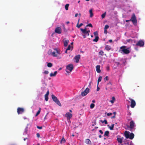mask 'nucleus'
<instances>
[{"mask_svg": "<svg viewBox=\"0 0 145 145\" xmlns=\"http://www.w3.org/2000/svg\"><path fill=\"white\" fill-rule=\"evenodd\" d=\"M80 30L82 32V35L84 38H85L87 36L89 35V34L90 32V30L87 31L86 27L84 29L80 28Z\"/></svg>", "mask_w": 145, "mask_h": 145, "instance_id": "nucleus-1", "label": "nucleus"}, {"mask_svg": "<svg viewBox=\"0 0 145 145\" xmlns=\"http://www.w3.org/2000/svg\"><path fill=\"white\" fill-rule=\"evenodd\" d=\"M126 46H123L120 47V49H121V53H123L125 54H129L130 51L129 50V48H126Z\"/></svg>", "mask_w": 145, "mask_h": 145, "instance_id": "nucleus-2", "label": "nucleus"}, {"mask_svg": "<svg viewBox=\"0 0 145 145\" xmlns=\"http://www.w3.org/2000/svg\"><path fill=\"white\" fill-rule=\"evenodd\" d=\"M74 67L72 64H70L66 67V71L68 73H70L73 69Z\"/></svg>", "mask_w": 145, "mask_h": 145, "instance_id": "nucleus-3", "label": "nucleus"}, {"mask_svg": "<svg viewBox=\"0 0 145 145\" xmlns=\"http://www.w3.org/2000/svg\"><path fill=\"white\" fill-rule=\"evenodd\" d=\"M52 97L53 101L55 102L57 105L60 106H61V105L60 101L53 94H52Z\"/></svg>", "mask_w": 145, "mask_h": 145, "instance_id": "nucleus-4", "label": "nucleus"}, {"mask_svg": "<svg viewBox=\"0 0 145 145\" xmlns=\"http://www.w3.org/2000/svg\"><path fill=\"white\" fill-rule=\"evenodd\" d=\"M130 21H131L134 25L137 24V20L136 17L134 13L133 14L132 16L130 19Z\"/></svg>", "mask_w": 145, "mask_h": 145, "instance_id": "nucleus-5", "label": "nucleus"}, {"mask_svg": "<svg viewBox=\"0 0 145 145\" xmlns=\"http://www.w3.org/2000/svg\"><path fill=\"white\" fill-rule=\"evenodd\" d=\"M130 123L129 128L130 129V131H133L134 130V127L135 126V123L134 121L132 120H131Z\"/></svg>", "mask_w": 145, "mask_h": 145, "instance_id": "nucleus-6", "label": "nucleus"}, {"mask_svg": "<svg viewBox=\"0 0 145 145\" xmlns=\"http://www.w3.org/2000/svg\"><path fill=\"white\" fill-rule=\"evenodd\" d=\"M129 99L131 101L130 105L131 107L132 108H134L136 105L135 101L130 98H129Z\"/></svg>", "mask_w": 145, "mask_h": 145, "instance_id": "nucleus-7", "label": "nucleus"}, {"mask_svg": "<svg viewBox=\"0 0 145 145\" xmlns=\"http://www.w3.org/2000/svg\"><path fill=\"white\" fill-rule=\"evenodd\" d=\"M89 92V89L87 88L84 91L81 93V95L83 96H86Z\"/></svg>", "mask_w": 145, "mask_h": 145, "instance_id": "nucleus-8", "label": "nucleus"}, {"mask_svg": "<svg viewBox=\"0 0 145 145\" xmlns=\"http://www.w3.org/2000/svg\"><path fill=\"white\" fill-rule=\"evenodd\" d=\"M55 32L58 34H61L62 32L61 28L59 27H56L55 29Z\"/></svg>", "mask_w": 145, "mask_h": 145, "instance_id": "nucleus-9", "label": "nucleus"}, {"mask_svg": "<svg viewBox=\"0 0 145 145\" xmlns=\"http://www.w3.org/2000/svg\"><path fill=\"white\" fill-rule=\"evenodd\" d=\"M24 112V109L23 108L18 107L17 108V112L18 114H22Z\"/></svg>", "mask_w": 145, "mask_h": 145, "instance_id": "nucleus-10", "label": "nucleus"}, {"mask_svg": "<svg viewBox=\"0 0 145 145\" xmlns=\"http://www.w3.org/2000/svg\"><path fill=\"white\" fill-rule=\"evenodd\" d=\"M144 44V42L142 40H139L137 43L136 45L140 46H142Z\"/></svg>", "mask_w": 145, "mask_h": 145, "instance_id": "nucleus-11", "label": "nucleus"}, {"mask_svg": "<svg viewBox=\"0 0 145 145\" xmlns=\"http://www.w3.org/2000/svg\"><path fill=\"white\" fill-rule=\"evenodd\" d=\"M72 114L69 112H67L65 114V117H67V119L70 120L72 117Z\"/></svg>", "mask_w": 145, "mask_h": 145, "instance_id": "nucleus-12", "label": "nucleus"}, {"mask_svg": "<svg viewBox=\"0 0 145 145\" xmlns=\"http://www.w3.org/2000/svg\"><path fill=\"white\" fill-rule=\"evenodd\" d=\"M80 55H78L75 56L74 57V59L75 60L76 63H78L79 62V60L80 58Z\"/></svg>", "mask_w": 145, "mask_h": 145, "instance_id": "nucleus-13", "label": "nucleus"}, {"mask_svg": "<svg viewBox=\"0 0 145 145\" xmlns=\"http://www.w3.org/2000/svg\"><path fill=\"white\" fill-rule=\"evenodd\" d=\"M98 54L100 57H102L104 56V55L105 56H106V54H104V52L102 50H100L99 51Z\"/></svg>", "mask_w": 145, "mask_h": 145, "instance_id": "nucleus-14", "label": "nucleus"}, {"mask_svg": "<svg viewBox=\"0 0 145 145\" xmlns=\"http://www.w3.org/2000/svg\"><path fill=\"white\" fill-rule=\"evenodd\" d=\"M120 61L121 62V65H125L126 62V60L125 59H122L120 60Z\"/></svg>", "mask_w": 145, "mask_h": 145, "instance_id": "nucleus-15", "label": "nucleus"}, {"mask_svg": "<svg viewBox=\"0 0 145 145\" xmlns=\"http://www.w3.org/2000/svg\"><path fill=\"white\" fill-rule=\"evenodd\" d=\"M112 49L111 47L110 46L106 45L105 46V50H107L108 51H109L110 50Z\"/></svg>", "mask_w": 145, "mask_h": 145, "instance_id": "nucleus-16", "label": "nucleus"}, {"mask_svg": "<svg viewBox=\"0 0 145 145\" xmlns=\"http://www.w3.org/2000/svg\"><path fill=\"white\" fill-rule=\"evenodd\" d=\"M100 67V66L99 65H97L96 67V71L98 73H100L101 72Z\"/></svg>", "mask_w": 145, "mask_h": 145, "instance_id": "nucleus-17", "label": "nucleus"}, {"mask_svg": "<svg viewBox=\"0 0 145 145\" xmlns=\"http://www.w3.org/2000/svg\"><path fill=\"white\" fill-rule=\"evenodd\" d=\"M85 142L86 143L88 144L91 145V142L90 140L89 139H87L85 140Z\"/></svg>", "mask_w": 145, "mask_h": 145, "instance_id": "nucleus-18", "label": "nucleus"}, {"mask_svg": "<svg viewBox=\"0 0 145 145\" xmlns=\"http://www.w3.org/2000/svg\"><path fill=\"white\" fill-rule=\"evenodd\" d=\"M129 133H128L126 131H125V132L124 133V135L125 137L127 138H129Z\"/></svg>", "mask_w": 145, "mask_h": 145, "instance_id": "nucleus-19", "label": "nucleus"}, {"mask_svg": "<svg viewBox=\"0 0 145 145\" xmlns=\"http://www.w3.org/2000/svg\"><path fill=\"white\" fill-rule=\"evenodd\" d=\"M134 137V135L133 133H131L130 135H129V139H130L132 140L133 139Z\"/></svg>", "mask_w": 145, "mask_h": 145, "instance_id": "nucleus-20", "label": "nucleus"}, {"mask_svg": "<svg viewBox=\"0 0 145 145\" xmlns=\"http://www.w3.org/2000/svg\"><path fill=\"white\" fill-rule=\"evenodd\" d=\"M114 124H112L111 126H110L109 125H108L107 126L111 130H113V128L114 127Z\"/></svg>", "mask_w": 145, "mask_h": 145, "instance_id": "nucleus-21", "label": "nucleus"}, {"mask_svg": "<svg viewBox=\"0 0 145 145\" xmlns=\"http://www.w3.org/2000/svg\"><path fill=\"white\" fill-rule=\"evenodd\" d=\"M69 41V40H66L64 41V43L65 46V47L67 46Z\"/></svg>", "mask_w": 145, "mask_h": 145, "instance_id": "nucleus-22", "label": "nucleus"}, {"mask_svg": "<svg viewBox=\"0 0 145 145\" xmlns=\"http://www.w3.org/2000/svg\"><path fill=\"white\" fill-rule=\"evenodd\" d=\"M57 73V71H55L54 72V73H51L50 74V76L51 77H52V76H55Z\"/></svg>", "mask_w": 145, "mask_h": 145, "instance_id": "nucleus-23", "label": "nucleus"}, {"mask_svg": "<svg viewBox=\"0 0 145 145\" xmlns=\"http://www.w3.org/2000/svg\"><path fill=\"white\" fill-rule=\"evenodd\" d=\"M117 141L120 142V144H121L122 143V139L119 138H117Z\"/></svg>", "mask_w": 145, "mask_h": 145, "instance_id": "nucleus-24", "label": "nucleus"}, {"mask_svg": "<svg viewBox=\"0 0 145 145\" xmlns=\"http://www.w3.org/2000/svg\"><path fill=\"white\" fill-rule=\"evenodd\" d=\"M109 132L108 131H106L104 133V136H106L107 137H108L109 136Z\"/></svg>", "mask_w": 145, "mask_h": 145, "instance_id": "nucleus-25", "label": "nucleus"}, {"mask_svg": "<svg viewBox=\"0 0 145 145\" xmlns=\"http://www.w3.org/2000/svg\"><path fill=\"white\" fill-rule=\"evenodd\" d=\"M89 12L90 13V17H92L93 16V14L92 12V9H91L89 10Z\"/></svg>", "mask_w": 145, "mask_h": 145, "instance_id": "nucleus-26", "label": "nucleus"}, {"mask_svg": "<svg viewBox=\"0 0 145 145\" xmlns=\"http://www.w3.org/2000/svg\"><path fill=\"white\" fill-rule=\"evenodd\" d=\"M54 50L56 51V53L58 54H60L61 53L59 50L57 48H55L54 49Z\"/></svg>", "mask_w": 145, "mask_h": 145, "instance_id": "nucleus-27", "label": "nucleus"}, {"mask_svg": "<svg viewBox=\"0 0 145 145\" xmlns=\"http://www.w3.org/2000/svg\"><path fill=\"white\" fill-rule=\"evenodd\" d=\"M99 39V37H96L95 39L93 40V41L94 42H97L98 40Z\"/></svg>", "mask_w": 145, "mask_h": 145, "instance_id": "nucleus-28", "label": "nucleus"}, {"mask_svg": "<svg viewBox=\"0 0 145 145\" xmlns=\"http://www.w3.org/2000/svg\"><path fill=\"white\" fill-rule=\"evenodd\" d=\"M101 79H102V77H101V76H99V78L98 79V81H97L98 85H99V82L101 81Z\"/></svg>", "mask_w": 145, "mask_h": 145, "instance_id": "nucleus-29", "label": "nucleus"}, {"mask_svg": "<svg viewBox=\"0 0 145 145\" xmlns=\"http://www.w3.org/2000/svg\"><path fill=\"white\" fill-rule=\"evenodd\" d=\"M65 142V140L63 137L61 140V144L64 143Z\"/></svg>", "mask_w": 145, "mask_h": 145, "instance_id": "nucleus-30", "label": "nucleus"}, {"mask_svg": "<svg viewBox=\"0 0 145 145\" xmlns=\"http://www.w3.org/2000/svg\"><path fill=\"white\" fill-rule=\"evenodd\" d=\"M41 110V108H39V110L37 111L35 115V116H37L40 113Z\"/></svg>", "mask_w": 145, "mask_h": 145, "instance_id": "nucleus-31", "label": "nucleus"}, {"mask_svg": "<svg viewBox=\"0 0 145 145\" xmlns=\"http://www.w3.org/2000/svg\"><path fill=\"white\" fill-rule=\"evenodd\" d=\"M93 34L95 37H98V32L97 31L94 32Z\"/></svg>", "mask_w": 145, "mask_h": 145, "instance_id": "nucleus-32", "label": "nucleus"}, {"mask_svg": "<svg viewBox=\"0 0 145 145\" xmlns=\"http://www.w3.org/2000/svg\"><path fill=\"white\" fill-rule=\"evenodd\" d=\"M69 4H66L65 6V8L66 10H68Z\"/></svg>", "mask_w": 145, "mask_h": 145, "instance_id": "nucleus-33", "label": "nucleus"}, {"mask_svg": "<svg viewBox=\"0 0 145 145\" xmlns=\"http://www.w3.org/2000/svg\"><path fill=\"white\" fill-rule=\"evenodd\" d=\"M52 66V64L51 63H49L47 64V66L49 67H51Z\"/></svg>", "mask_w": 145, "mask_h": 145, "instance_id": "nucleus-34", "label": "nucleus"}, {"mask_svg": "<svg viewBox=\"0 0 145 145\" xmlns=\"http://www.w3.org/2000/svg\"><path fill=\"white\" fill-rule=\"evenodd\" d=\"M51 55L54 57L57 56V55L56 54L55 52H52Z\"/></svg>", "mask_w": 145, "mask_h": 145, "instance_id": "nucleus-35", "label": "nucleus"}, {"mask_svg": "<svg viewBox=\"0 0 145 145\" xmlns=\"http://www.w3.org/2000/svg\"><path fill=\"white\" fill-rule=\"evenodd\" d=\"M78 24H77L76 25V27L79 28L83 24L82 23H80L79 25Z\"/></svg>", "mask_w": 145, "mask_h": 145, "instance_id": "nucleus-36", "label": "nucleus"}, {"mask_svg": "<svg viewBox=\"0 0 145 145\" xmlns=\"http://www.w3.org/2000/svg\"><path fill=\"white\" fill-rule=\"evenodd\" d=\"M95 106V104L93 103H91L90 106V108L92 109Z\"/></svg>", "mask_w": 145, "mask_h": 145, "instance_id": "nucleus-37", "label": "nucleus"}, {"mask_svg": "<svg viewBox=\"0 0 145 145\" xmlns=\"http://www.w3.org/2000/svg\"><path fill=\"white\" fill-rule=\"evenodd\" d=\"M106 12H105L104 13H103L101 15V17L102 18H104L106 15Z\"/></svg>", "mask_w": 145, "mask_h": 145, "instance_id": "nucleus-38", "label": "nucleus"}, {"mask_svg": "<svg viewBox=\"0 0 145 145\" xmlns=\"http://www.w3.org/2000/svg\"><path fill=\"white\" fill-rule=\"evenodd\" d=\"M44 97L45 99V100L46 101H47L48 99V96L44 95Z\"/></svg>", "mask_w": 145, "mask_h": 145, "instance_id": "nucleus-39", "label": "nucleus"}, {"mask_svg": "<svg viewBox=\"0 0 145 145\" xmlns=\"http://www.w3.org/2000/svg\"><path fill=\"white\" fill-rule=\"evenodd\" d=\"M109 27V26L108 25H106L105 26L104 29H108Z\"/></svg>", "mask_w": 145, "mask_h": 145, "instance_id": "nucleus-40", "label": "nucleus"}, {"mask_svg": "<svg viewBox=\"0 0 145 145\" xmlns=\"http://www.w3.org/2000/svg\"><path fill=\"white\" fill-rule=\"evenodd\" d=\"M109 80L108 77V76H106L105 78H104V80L105 81L106 80L108 81Z\"/></svg>", "mask_w": 145, "mask_h": 145, "instance_id": "nucleus-41", "label": "nucleus"}, {"mask_svg": "<svg viewBox=\"0 0 145 145\" xmlns=\"http://www.w3.org/2000/svg\"><path fill=\"white\" fill-rule=\"evenodd\" d=\"M86 26H89V27H93L92 25L91 24V23H90V24H88V25H86Z\"/></svg>", "mask_w": 145, "mask_h": 145, "instance_id": "nucleus-42", "label": "nucleus"}, {"mask_svg": "<svg viewBox=\"0 0 145 145\" xmlns=\"http://www.w3.org/2000/svg\"><path fill=\"white\" fill-rule=\"evenodd\" d=\"M71 46L70 45H69L68 47L67 48V50H71Z\"/></svg>", "mask_w": 145, "mask_h": 145, "instance_id": "nucleus-43", "label": "nucleus"}, {"mask_svg": "<svg viewBox=\"0 0 145 145\" xmlns=\"http://www.w3.org/2000/svg\"><path fill=\"white\" fill-rule=\"evenodd\" d=\"M103 123H104L105 124H107V121L106 120H105L103 121L102 122Z\"/></svg>", "mask_w": 145, "mask_h": 145, "instance_id": "nucleus-44", "label": "nucleus"}, {"mask_svg": "<svg viewBox=\"0 0 145 145\" xmlns=\"http://www.w3.org/2000/svg\"><path fill=\"white\" fill-rule=\"evenodd\" d=\"M48 72L47 71H45L44 72H43L44 73L46 74H48Z\"/></svg>", "mask_w": 145, "mask_h": 145, "instance_id": "nucleus-45", "label": "nucleus"}, {"mask_svg": "<svg viewBox=\"0 0 145 145\" xmlns=\"http://www.w3.org/2000/svg\"><path fill=\"white\" fill-rule=\"evenodd\" d=\"M49 90H48V91H47V92L46 94L45 95L48 96V95L49 94Z\"/></svg>", "mask_w": 145, "mask_h": 145, "instance_id": "nucleus-46", "label": "nucleus"}, {"mask_svg": "<svg viewBox=\"0 0 145 145\" xmlns=\"http://www.w3.org/2000/svg\"><path fill=\"white\" fill-rule=\"evenodd\" d=\"M106 70L108 71L110 70V67L109 66H107L106 67Z\"/></svg>", "mask_w": 145, "mask_h": 145, "instance_id": "nucleus-47", "label": "nucleus"}, {"mask_svg": "<svg viewBox=\"0 0 145 145\" xmlns=\"http://www.w3.org/2000/svg\"><path fill=\"white\" fill-rule=\"evenodd\" d=\"M37 136L38 138H39L40 137V135L39 133H37Z\"/></svg>", "mask_w": 145, "mask_h": 145, "instance_id": "nucleus-48", "label": "nucleus"}, {"mask_svg": "<svg viewBox=\"0 0 145 145\" xmlns=\"http://www.w3.org/2000/svg\"><path fill=\"white\" fill-rule=\"evenodd\" d=\"M100 89V88H99L98 87V84H97V91H99Z\"/></svg>", "mask_w": 145, "mask_h": 145, "instance_id": "nucleus-49", "label": "nucleus"}, {"mask_svg": "<svg viewBox=\"0 0 145 145\" xmlns=\"http://www.w3.org/2000/svg\"><path fill=\"white\" fill-rule=\"evenodd\" d=\"M37 128L39 129H41L42 128V127L41 126H37Z\"/></svg>", "mask_w": 145, "mask_h": 145, "instance_id": "nucleus-50", "label": "nucleus"}, {"mask_svg": "<svg viewBox=\"0 0 145 145\" xmlns=\"http://www.w3.org/2000/svg\"><path fill=\"white\" fill-rule=\"evenodd\" d=\"M112 113H108L107 114V115L108 116H111L112 115Z\"/></svg>", "mask_w": 145, "mask_h": 145, "instance_id": "nucleus-51", "label": "nucleus"}, {"mask_svg": "<svg viewBox=\"0 0 145 145\" xmlns=\"http://www.w3.org/2000/svg\"><path fill=\"white\" fill-rule=\"evenodd\" d=\"M107 30L104 29V33L105 34H106L107 33Z\"/></svg>", "mask_w": 145, "mask_h": 145, "instance_id": "nucleus-52", "label": "nucleus"}, {"mask_svg": "<svg viewBox=\"0 0 145 145\" xmlns=\"http://www.w3.org/2000/svg\"><path fill=\"white\" fill-rule=\"evenodd\" d=\"M99 132L102 134H103V132L101 130H100L99 131Z\"/></svg>", "mask_w": 145, "mask_h": 145, "instance_id": "nucleus-53", "label": "nucleus"}, {"mask_svg": "<svg viewBox=\"0 0 145 145\" xmlns=\"http://www.w3.org/2000/svg\"><path fill=\"white\" fill-rule=\"evenodd\" d=\"M110 101L112 103H114V101L113 100H110Z\"/></svg>", "mask_w": 145, "mask_h": 145, "instance_id": "nucleus-54", "label": "nucleus"}, {"mask_svg": "<svg viewBox=\"0 0 145 145\" xmlns=\"http://www.w3.org/2000/svg\"><path fill=\"white\" fill-rule=\"evenodd\" d=\"M117 65H121L120 62H117Z\"/></svg>", "mask_w": 145, "mask_h": 145, "instance_id": "nucleus-55", "label": "nucleus"}, {"mask_svg": "<svg viewBox=\"0 0 145 145\" xmlns=\"http://www.w3.org/2000/svg\"><path fill=\"white\" fill-rule=\"evenodd\" d=\"M132 40L131 39H128L127 40V41L128 42H130V40Z\"/></svg>", "mask_w": 145, "mask_h": 145, "instance_id": "nucleus-56", "label": "nucleus"}, {"mask_svg": "<svg viewBox=\"0 0 145 145\" xmlns=\"http://www.w3.org/2000/svg\"><path fill=\"white\" fill-rule=\"evenodd\" d=\"M78 13H76V14H75V17H77V16H78Z\"/></svg>", "mask_w": 145, "mask_h": 145, "instance_id": "nucleus-57", "label": "nucleus"}, {"mask_svg": "<svg viewBox=\"0 0 145 145\" xmlns=\"http://www.w3.org/2000/svg\"><path fill=\"white\" fill-rule=\"evenodd\" d=\"M115 117V116L114 115L113 116L111 117V118H114Z\"/></svg>", "mask_w": 145, "mask_h": 145, "instance_id": "nucleus-58", "label": "nucleus"}, {"mask_svg": "<svg viewBox=\"0 0 145 145\" xmlns=\"http://www.w3.org/2000/svg\"><path fill=\"white\" fill-rule=\"evenodd\" d=\"M112 100H113V101L115 100V98L114 97H112Z\"/></svg>", "mask_w": 145, "mask_h": 145, "instance_id": "nucleus-59", "label": "nucleus"}, {"mask_svg": "<svg viewBox=\"0 0 145 145\" xmlns=\"http://www.w3.org/2000/svg\"><path fill=\"white\" fill-rule=\"evenodd\" d=\"M109 41L110 42H112V40H111V39H110V40H109Z\"/></svg>", "mask_w": 145, "mask_h": 145, "instance_id": "nucleus-60", "label": "nucleus"}, {"mask_svg": "<svg viewBox=\"0 0 145 145\" xmlns=\"http://www.w3.org/2000/svg\"><path fill=\"white\" fill-rule=\"evenodd\" d=\"M80 18L78 19V23H77V24H79V21H80Z\"/></svg>", "mask_w": 145, "mask_h": 145, "instance_id": "nucleus-61", "label": "nucleus"}, {"mask_svg": "<svg viewBox=\"0 0 145 145\" xmlns=\"http://www.w3.org/2000/svg\"><path fill=\"white\" fill-rule=\"evenodd\" d=\"M129 21H130V20H125V22H128Z\"/></svg>", "mask_w": 145, "mask_h": 145, "instance_id": "nucleus-62", "label": "nucleus"}, {"mask_svg": "<svg viewBox=\"0 0 145 145\" xmlns=\"http://www.w3.org/2000/svg\"><path fill=\"white\" fill-rule=\"evenodd\" d=\"M68 50H67V49H66L65 52V53L67 54V51Z\"/></svg>", "mask_w": 145, "mask_h": 145, "instance_id": "nucleus-63", "label": "nucleus"}, {"mask_svg": "<svg viewBox=\"0 0 145 145\" xmlns=\"http://www.w3.org/2000/svg\"><path fill=\"white\" fill-rule=\"evenodd\" d=\"M92 102L93 103H95V100H93L92 101Z\"/></svg>", "mask_w": 145, "mask_h": 145, "instance_id": "nucleus-64", "label": "nucleus"}]
</instances>
